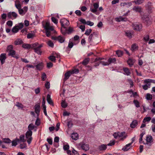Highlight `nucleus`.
<instances>
[{
	"label": "nucleus",
	"instance_id": "43",
	"mask_svg": "<svg viewBox=\"0 0 155 155\" xmlns=\"http://www.w3.org/2000/svg\"><path fill=\"white\" fill-rule=\"evenodd\" d=\"M146 98L147 100H151L152 99V95L149 94H147Z\"/></svg>",
	"mask_w": 155,
	"mask_h": 155
},
{
	"label": "nucleus",
	"instance_id": "26",
	"mask_svg": "<svg viewBox=\"0 0 155 155\" xmlns=\"http://www.w3.org/2000/svg\"><path fill=\"white\" fill-rule=\"evenodd\" d=\"M22 47L25 49H29L31 48H32V45L31 44L30 45L29 44H24L22 45Z\"/></svg>",
	"mask_w": 155,
	"mask_h": 155
},
{
	"label": "nucleus",
	"instance_id": "63",
	"mask_svg": "<svg viewBox=\"0 0 155 155\" xmlns=\"http://www.w3.org/2000/svg\"><path fill=\"white\" fill-rule=\"evenodd\" d=\"M75 13L78 16H80L81 15V11L78 10L75 11Z\"/></svg>",
	"mask_w": 155,
	"mask_h": 155
},
{
	"label": "nucleus",
	"instance_id": "54",
	"mask_svg": "<svg viewBox=\"0 0 155 155\" xmlns=\"http://www.w3.org/2000/svg\"><path fill=\"white\" fill-rule=\"evenodd\" d=\"M61 105L62 107L65 108L67 107L68 105L65 101H63L61 103Z\"/></svg>",
	"mask_w": 155,
	"mask_h": 155
},
{
	"label": "nucleus",
	"instance_id": "22",
	"mask_svg": "<svg viewBox=\"0 0 155 155\" xmlns=\"http://www.w3.org/2000/svg\"><path fill=\"white\" fill-rule=\"evenodd\" d=\"M23 43L22 40L18 38L14 41V44L15 45H18L22 44Z\"/></svg>",
	"mask_w": 155,
	"mask_h": 155
},
{
	"label": "nucleus",
	"instance_id": "45",
	"mask_svg": "<svg viewBox=\"0 0 155 155\" xmlns=\"http://www.w3.org/2000/svg\"><path fill=\"white\" fill-rule=\"evenodd\" d=\"M41 79L43 81H45L47 78L46 74L45 73H43L41 75Z\"/></svg>",
	"mask_w": 155,
	"mask_h": 155
},
{
	"label": "nucleus",
	"instance_id": "9",
	"mask_svg": "<svg viewBox=\"0 0 155 155\" xmlns=\"http://www.w3.org/2000/svg\"><path fill=\"white\" fill-rule=\"evenodd\" d=\"M51 39L54 40H57L61 43H63L65 41L64 38L62 37L61 36H59L58 37L52 36L51 38Z\"/></svg>",
	"mask_w": 155,
	"mask_h": 155
},
{
	"label": "nucleus",
	"instance_id": "38",
	"mask_svg": "<svg viewBox=\"0 0 155 155\" xmlns=\"http://www.w3.org/2000/svg\"><path fill=\"white\" fill-rule=\"evenodd\" d=\"M144 1V0H135L134 2L136 4L139 5L142 3Z\"/></svg>",
	"mask_w": 155,
	"mask_h": 155
},
{
	"label": "nucleus",
	"instance_id": "12",
	"mask_svg": "<svg viewBox=\"0 0 155 155\" xmlns=\"http://www.w3.org/2000/svg\"><path fill=\"white\" fill-rule=\"evenodd\" d=\"M44 28L46 30H50L51 31H53L54 30L53 27L52 26H50V23L48 22H47L46 23Z\"/></svg>",
	"mask_w": 155,
	"mask_h": 155
},
{
	"label": "nucleus",
	"instance_id": "48",
	"mask_svg": "<svg viewBox=\"0 0 155 155\" xmlns=\"http://www.w3.org/2000/svg\"><path fill=\"white\" fill-rule=\"evenodd\" d=\"M129 92L130 94V96L131 97H132V96H136L137 95V92H134V93L133 91L132 90H130Z\"/></svg>",
	"mask_w": 155,
	"mask_h": 155
},
{
	"label": "nucleus",
	"instance_id": "60",
	"mask_svg": "<svg viewBox=\"0 0 155 155\" xmlns=\"http://www.w3.org/2000/svg\"><path fill=\"white\" fill-rule=\"evenodd\" d=\"M86 24H87V25L90 26H92L94 25V23L93 22H91V21H87L86 22Z\"/></svg>",
	"mask_w": 155,
	"mask_h": 155
},
{
	"label": "nucleus",
	"instance_id": "8",
	"mask_svg": "<svg viewBox=\"0 0 155 155\" xmlns=\"http://www.w3.org/2000/svg\"><path fill=\"white\" fill-rule=\"evenodd\" d=\"M132 26L133 29L137 31H140L142 28L141 24L137 23H133L132 24Z\"/></svg>",
	"mask_w": 155,
	"mask_h": 155
},
{
	"label": "nucleus",
	"instance_id": "6",
	"mask_svg": "<svg viewBox=\"0 0 155 155\" xmlns=\"http://www.w3.org/2000/svg\"><path fill=\"white\" fill-rule=\"evenodd\" d=\"M67 28L64 29H61V32L63 35H65L67 34H70L74 31L72 28L69 27L68 29H67Z\"/></svg>",
	"mask_w": 155,
	"mask_h": 155
},
{
	"label": "nucleus",
	"instance_id": "11",
	"mask_svg": "<svg viewBox=\"0 0 155 155\" xmlns=\"http://www.w3.org/2000/svg\"><path fill=\"white\" fill-rule=\"evenodd\" d=\"M127 62L129 66L131 67L134 64L135 61L133 58H129Z\"/></svg>",
	"mask_w": 155,
	"mask_h": 155
},
{
	"label": "nucleus",
	"instance_id": "14",
	"mask_svg": "<svg viewBox=\"0 0 155 155\" xmlns=\"http://www.w3.org/2000/svg\"><path fill=\"white\" fill-rule=\"evenodd\" d=\"M127 85L129 86L130 88L132 87L134 85V83L133 80L131 78H128L127 81Z\"/></svg>",
	"mask_w": 155,
	"mask_h": 155
},
{
	"label": "nucleus",
	"instance_id": "13",
	"mask_svg": "<svg viewBox=\"0 0 155 155\" xmlns=\"http://www.w3.org/2000/svg\"><path fill=\"white\" fill-rule=\"evenodd\" d=\"M6 58V54L2 53L0 56V59L2 64H3L5 62V60Z\"/></svg>",
	"mask_w": 155,
	"mask_h": 155
},
{
	"label": "nucleus",
	"instance_id": "21",
	"mask_svg": "<svg viewBox=\"0 0 155 155\" xmlns=\"http://www.w3.org/2000/svg\"><path fill=\"white\" fill-rule=\"evenodd\" d=\"M138 47L137 45L134 43L131 45V49L132 51H135L138 49Z\"/></svg>",
	"mask_w": 155,
	"mask_h": 155
},
{
	"label": "nucleus",
	"instance_id": "49",
	"mask_svg": "<svg viewBox=\"0 0 155 155\" xmlns=\"http://www.w3.org/2000/svg\"><path fill=\"white\" fill-rule=\"evenodd\" d=\"M48 45L51 47L53 48L54 47V44L53 43V42L51 40H49L48 41L47 43Z\"/></svg>",
	"mask_w": 155,
	"mask_h": 155
},
{
	"label": "nucleus",
	"instance_id": "44",
	"mask_svg": "<svg viewBox=\"0 0 155 155\" xmlns=\"http://www.w3.org/2000/svg\"><path fill=\"white\" fill-rule=\"evenodd\" d=\"M18 10L19 13L20 15H23L25 14V12H24L23 9H21V8L18 9Z\"/></svg>",
	"mask_w": 155,
	"mask_h": 155
},
{
	"label": "nucleus",
	"instance_id": "4",
	"mask_svg": "<svg viewBox=\"0 0 155 155\" xmlns=\"http://www.w3.org/2000/svg\"><path fill=\"white\" fill-rule=\"evenodd\" d=\"M116 62V59L115 58H110L108 59L107 62L100 61V63L104 66L108 65L111 63H115Z\"/></svg>",
	"mask_w": 155,
	"mask_h": 155
},
{
	"label": "nucleus",
	"instance_id": "24",
	"mask_svg": "<svg viewBox=\"0 0 155 155\" xmlns=\"http://www.w3.org/2000/svg\"><path fill=\"white\" fill-rule=\"evenodd\" d=\"M71 137L73 140H76L78 139V134L77 133H73L71 134Z\"/></svg>",
	"mask_w": 155,
	"mask_h": 155
},
{
	"label": "nucleus",
	"instance_id": "61",
	"mask_svg": "<svg viewBox=\"0 0 155 155\" xmlns=\"http://www.w3.org/2000/svg\"><path fill=\"white\" fill-rule=\"evenodd\" d=\"M115 144L114 140L110 141V143L107 144L108 146H112L114 145Z\"/></svg>",
	"mask_w": 155,
	"mask_h": 155
},
{
	"label": "nucleus",
	"instance_id": "59",
	"mask_svg": "<svg viewBox=\"0 0 155 155\" xmlns=\"http://www.w3.org/2000/svg\"><path fill=\"white\" fill-rule=\"evenodd\" d=\"M13 46L12 45H8V46L7 48V50L8 51H10L11 50H13Z\"/></svg>",
	"mask_w": 155,
	"mask_h": 155
},
{
	"label": "nucleus",
	"instance_id": "52",
	"mask_svg": "<svg viewBox=\"0 0 155 155\" xmlns=\"http://www.w3.org/2000/svg\"><path fill=\"white\" fill-rule=\"evenodd\" d=\"M51 20L55 24H57L58 23V20L57 19L54 17L51 18Z\"/></svg>",
	"mask_w": 155,
	"mask_h": 155
},
{
	"label": "nucleus",
	"instance_id": "2",
	"mask_svg": "<svg viewBox=\"0 0 155 155\" xmlns=\"http://www.w3.org/2000/svg\"><path fill=\"white\" fill-rule=\"evenodd\" d=\"M113 136L115 138L117 139L118 138L120 140H124L126 137V134L125 132L115 133L114 134Z\"/></svg>",
	"mask_w": 155,
	"mask_h": 155
},
{
	"label": "nucleus",
	"instance_id": "51",
	"mask_svg": "<svg viewBox=\"0 0 155 155\" xmlns=\"http://www.w3.org/2000/svg\"><path fill=\"white\" fill-rule=\"evenodd\" d=\"M24 137L25 136L24 135H21L19 137L20 140L23 142L26 141V140L24 139Z\"/></svg>",
	"mask_w": 155,
	"mask_h": 155
},
{
	"label": "nucleus",
	"instance_id": "36",
	"mask_svg": "<svg viewBox=\"0 0 155 155\" xmlns=\"http://www.w3.org/2000/svg\"><path fill=\"white\" fill-rule=\"evenodd\" d=\"M95 34V33L91 34L89 36L88 38V41L90 43L92 41L93 37V35Z\"/></svg>",
	"mask_w": 155,
	"mask_h": 155
},
{
	"label": "nucleus",
	"instance_id": "16",
	"mask_svg": "<svg viewBox=\"0 0 155 155\" xmlns=\"http://www.w3.org/2000/svg\"><path fill=\"white\" fill-rule=\"evenodd\" d=\"M47 100L48 103L50 105L54 106V103L51 98V96L50 94H48L47 96Z\"/></svg>",
	"mask_w": 155,
	"mask_h": 155
},
{
	"label": "nucleus",
	"instance_id": "29",
	"mask_svg": "<svg viewBox=\"0 0 155 155\" xmlns=\"http://www.w3.org/2000/svg\"><path fill=\"white\" fill-rule=\"evenodd\" d=\"M15 6L16 8L18 9L21 8V5L17 0H16V1L15 3Z\"/></svg>",
	"mask_w": 155,
	"mask_h": 155
},
{
	"label": "nucleus",
	"instance_id": "64",
	"mask_svg": "<svg viewBox=\"0 0 155 155\" xmlns=\"http://www.w3.org/2000/svg\"><path fill=\"white\" fill-rule=\"evenodd\" d=\"M72 153H73L74 155H79L78 153L74 149L72 150Z\"/></svg>",
	"mask_w": 155,
	"mask_h": 155
},
{
	"label": "nucleus",
	"instance_id": "58",
	"mask_svg": "<svg viewBox=\"0 0 155 155\" xmlns=\"http://www.w3.org/2000/svg\"><path fill=\"white\" fill-rule=\"evenodd\" d=\"M50 84L48 81H47L45 84V86L47 89H48L50 88Z\"/></svg>",
	"mask_w": 155,
	"mask_h": 155
},
{
	"label": "nucleus",
	"instance_id": "15",
	"mask_svg": "<svg viewBox=\"0 0 155 155\" xmlns=\"http://www.w3.org/2000/svg\"><path fill=\"white\" fill-rule=\"evenodd\" d=\"M35 112L38 116L40 112V105L39 104H35Z\"/></svg>",
	"mask_w": 155,
	"mask_h": 155
},
{
	"label": "nucleus",
	"instance_id": "1",
	"mask_svg": "<svg viewBox=\"0 0 155 155\" xmlns=\"http://www.w3.org/2000/svg\"><path fill=\"white\" fill-rule=\"evenodd\" d=\"M32 48H33L34 51L38 54L41 55L42 53V51L41 48L43 46V44L39 45L38 43H35L31 44Z\"/></svg>",
	"mask_w": 155,
	"mask_h": 155
},
{
	"label": "nucleus",
	"instance_id": "41",
	"mask_svg": "<svg viewBox=\"0 0 155 155\" xmlns=\"http://www.w3.org/2000/svg\"><path fill=\"white\" fill-rule=\"evenodd\" d=\"M48 59L51 61L55 62L56 60L55 57L53 55L50 56L48 57Z\"/></svg>",
	"mask_w": 155,
	"mask_h": 155
},
{
	"label": "nucleus",
	"instance_id": "31",
	"mask_svg": "<svg viewBox=\"0 0 155 155\" xmlns=\"http://www.w3.org/2000/svg\"><path fill=\"white\" fill-rule=\"evenodd\" d=\"M90 59L89 58H85L82 62V64L84 65H86L89 62Z\"/></svg>",
	"mask_w": 155,
	"mask_h": 155
},
{
	"label": "nucleus",
	"instance_id": "5",
	"mask_svg": "<svg viewBox=\"0 0 155 155\" xmlns=\"http://www.w3.org/2000/svg\"><path fill=\"white\" fill-rule=\"evenodd\" d=\"M32 134V131L28 130L25 134L26 137L27 139V142L28 144H30L32 140L31 137Z\"/></svg>",
	"mask_w": 155,
	"mask_h": 155
},
{
	"label": "nucleus",
	"instance_id": "42",
	"mask_svg": "<svg viewBox=\"0 0 155 155\" xmlns=\"http://www.w3.org/2000/svg\"><path fill=\"white\" fill-rule=\"evenodd\" d=\"M91 31L92 30L91 29H87L85 31V34L86 35L88 36L90 35Z\"/></svg>",
	"mask_w": 155,
	"mask_h": 155
},
{
	"label": "nucleus",
	"instance_id": "20",
	"mask_svg": "<svg viewBox=\"0 0 155 155\" xmlns=\"http://www.w3.org/2000/svg\"><path fill=\"white\" fill-rule=\"evenodd\" d=\"M115 20L117 22L125 21L126 18L124 17H123V16H120L118 18H116Z\"/></svg>",
	"mask_w": 155,
	"mask_h": 155
},
{
	"label": "nucleus",
	"instance_id": "62",
	"mask_svg": "<svg viewBox=\"0 0 155 155\" xmlns=\"http://www.w3.org/2000/svg\"><path fill=\"white\" fill-rule=\"evenodd\" d=\"M149 36L148 35H146V36H145L143 38V39L146 41H148L149 40Z\"/></svg>",
	"mask_w": 155,
	"mask_h": 155
},
{
	"label": "nucleus",
	"instance_id": "7",
	"mask_svg": "<svg viewBox=\"0 0 155 155\" xmlns=\"http://www.w3.org/2000/svg\"><path fill=\"white\" fill-rule=\"evenodd\" d=\"M7 16L8 19L13 20L16 18L18 16V15L14 12H10L7 13Z\"/></svg>",
	"mask_w": 155,
	"mask_h": 155
},
{
	"label": "nucleus",
	"instance_id": "46",
	"mask_svg": "<svg viewBox=\"0 0 155 155\" xmlns=\"http://www.w3.org/2000/svg\"><path fill=\"white\" fill-rule=\"evenodd\" d=\"M79 71L78 69H74L71 71V72L72 74H77L78 73Z\"/></svg>",
	"mask_w": 155,
	"mask_h": 155
},
{
	"label": "nucleus",
	"instance_id": "28",
	"mask_svg": "<svg viewBox=\"0 0 155 155\" xmlns=\"http://www.w3.org/2000/svg\"><path fill=\"white\" fill-rule=\"evenodd\" d=\"M133 35V32L128 31L127 32V36L130 39L132 38Z\"/></svg>",
	"mask_w": 155,
	"mask_h": 155
},
{
	"label": "nucleus",
	"instance_id": "40",
	"mask_svg": "<svg viewBox=\"0 0 155 155\" xmlns=\"http://www.w3.org/2000/svg\"><path fill=\"white\" fill-rule=\"evenodd\" d=\"M134 140H133L132 142L129 144H127V151L129 149H130L132 147V146H131V144L134 142Z\"/></svg>",
	"mask_w": 155,
	"mask_h": 155
},
{
	"label": "nucleus",
	"instance_id": "27",
	"mask_svg": "<svg viewBox=\"0 0 155 155\" xmlns=\"http://www.w3.org/2000/svg\"><path fill=\"white\" fill-rule=\"evenodd\" d=\"M8 53H8L9 55H11V56H12V57H15L17 58H18V57H15L14 56V55H15V51H14V50H11L10 51H8Z\"/></svg>",
	"mask_w": 155,
	"mask_h": 155
},
{
	"label": "nucleus",
	"instance_id": "37",
	"mask_svg": "<svg viewBox=\"0 0 155 155\" xmlns=\"http://www.w3.org/2000/svg\"><path fill=\"white\" fill-rule=\"evenodd\" d=\"M152 139V137L151 136H148L146 137V140L147 142L151 143Z\"/></svg>",
	"mask_w": 155,
	"mask_h": 155
},
{
	"label": "nucleus",
	"instance_id": "55",
	"mask_svg": "<svg viewBox=\"0 0 155 155\" xmlns=\"http://www.w3.org/2000/svg\"><path fill=\"white\" fill-rule=\"evenodd\" d=\"M69 148V146L68 144L64 145L63 146V149L64 150H68Z\"/></svg>",
	"mask_w": 155,
	"mask_h": 155
},
{
	"label": "nucleus",
	"instance_id": "56",
	"mask_svg": "<svg viewBox=\"0 0 155 155\" xmlns=\"http://www.w3.org/2000/svg\"><path fill=\"white\" fill-rule=\"evenodd\" d=\"M34 36V34L32 33H28L27 35V38H30L33 37Z\"/></svg>",
	"mask_w": 155,
	"mask_h": 155
},
{
	"label": "nucleus",
	"instance_id": "19",
	"mask_svg": "<svg viewBox=\"0 0 155 155\" xmlns=\"http://www.w3.org/2000/svg\"><path fill=\"white\" fill-rule=\"evenodd\" d=\"M36 67L38 70H41L43 67V64L41 62L39 63L36 65Z\"/></svg>",
	"mask_w": 155,
	"mask_h": 155
},
{
	"label": "nucleus",
	"instance_id": "57",
	"mask_svg": "<svg viewBox=\"0 0 155 155\" xmlns=\"http://www.w3.org/2000/svg\"><path fill=\"white\" fill-rule=\"evenodd\" d=\"M6 24L8 26L11 27L12 25L13 22L12 21H8L7 22Z\"/></svg>",
	"mask_w": 155,
	"mask_h": 155
},
{
	"label": "nucleus",
	"instance_id": "53",
	"mask_svg": "<svg viewBox=\"0 0 155 155\" xmlns=\"http://www.w3.org/2000/svg\"><path fill=\"white\" fill-rule=\"evenodd\" d=\"M16 106L18 107V108H21V109H22L23 107V105L21 104L19 102H17V104L16 105Z\"/></svg>",
	"mask_w": 155,
	"mask_h": 155
},
{
	"label": "nucleus",
	"instance_id": "17",
	"mask_svg": "<svg viewBox=\"0 0 155 155\" xmlns=\"http://www.w3.org/2000/svg\"><path fill=\"white\" fill-rule=\"evenodd\" d=\"M71 74H72L71 72V71H68L66 72L64 74V80L65 81L68 79Z\"/></svg>",
	"mask_w": 155,
	"mask_h": 155
},
{
	"label": "nucleus",
	"instance_id": "47",
	"mask_svg": "<svg viewBox=\"0 0 155 155\" xmlns=\"http://www.w3.org/2000/svg\"><path fill=\"white\" fill-rule=\"evenodd\" d=\"M24 26V24L23 23H20L18 24V25L16 26V27H17L18 28L19 30V29H21L23 28Z\"/></svg>",
	"mask_w": 155,
	"mask_h": 155
},
{
	"label": "nucleus",
	"instance_id": "50",
	"mask_svg": "<svg viewBox=\"0 0 155 155\" xmlns=\"http://www.w3.org/2000/svg\"><path fill=\"white\" fill-rule=\"evenodd\" d=\"M134 103L136 107H140L139 102L137 100H134Z\"/></svg>",
	"mask_w": 155,
	"mask_h": 155
},
{
	"label": "nucleus",
	"instance_id": "23",
	"mask_svg": "<svg viewBox=\"0 0 155 155\" xmlns=\"http://www.w3.org/2000/svg\"><path fill=\"white\" fill-rule=\"evenodd\" d=\"M138 124V122L136 120H133L130 124V127L132 128L135 127Z\"/></svg>",
	"mask_w": 155,
	"mask_h": 155
},
{
	"label": "nucleus",
	"instance_id": "30",
	"mask_svg": "<svg viewBox=\"0 0 155 155\" xmlns=\"http://www.w3.org/2000/svg\"><path fill=\"white\" fill-rule=\"evenodd\" d=\"M35 127V126L33 124H30L28 127V130L31 131Z\"/></svg>",
	"mask_w": 155,
	"mask_h": 155
},
{
	"label": "nucleus",
	"instance_id": "33",
	"mask_svg": "<svg viewBox=\"0 0 155 155\" xmlns=\"http://www.w3.org/2000/svg\"><path fill=\"white\" fill-rule=\"evenodd\" d=\"M2 143L4 142L5 143H10L11 142V140L7 138H3L2 139Z\"/></svg>",
	"mask_w": 155,
	"mask_h": 155
},
{
	"label": "nucleus",
	"instance_id": "3",
	"mask_svg": "<svg viewBox=\"0 0 155 155\" xmlns=\"http://www.w3.org/2000/svg\"><path fill=\"white\" fill-rule=\"evenodd\" d=\"M60 22L62 27L61 29L66 28L68 27L70 24L69 21L65 18H63L61 19Z\"/></svg>",
	"mask_w": 155,
	"mask_h": 155
},
{
	"label": "nucleus",
	"instance_id": "35",
	"mask_svg": "<svg viewBox=\"0 0 155 155\" xmlns=\"http://www.w3.org/2000/svg\"><path fill=\"white\" fill-rule=\"evenodd\" d=\"M19 29L17 27L15 26L13 27L12 30V32L16 33L18 31Z\"/></svg>",
	"mask_w": 155,
	"mask_h": 155
},
{
	"label": "nucleus",
	"instance_id": "34",
	"mask_svg": "<svg viewBox=\"0 0 155 155\" xmlns=\"http://www.w3.org/2000/svg\"><path fill=\"white\" fill-rule=\"evenodd\" d=\"M151 120V118L150 117H148L144 118L143 120V122L144 123L146 122H149Z\"/></svg>",
	"mask_w": 155,
	"mask_h": 155
},
{
	"label": "nucleus",
	"instance_id": "32",
	"mask_svg": "<svg viewBox=\"0 0 155 155\" xmlns=\"http://www.w3.org/2000/svg\"><path fill=\"white\" fill-rule=\"evenodd\" d=\"M144 82L145 83H155V81L153 80L152 79H146L145 80H144Z\"/></svg>",
	"mask_w": 155,
	"mask_h": 155
},
{
	"label": "nucleus",
	"instance_id": "25",
	"mask_svg": "<svg viewBox=\"0 0 155 155\" xmlns=\"http://www.w3.org/2000/svg\"><path fill=\"white\" fill-rule=\"evenodd\" d=\"M107 148V145L103 144L99 146L98 149L100 150H104Z\"/></svg>",
	"mask_w": 155,
	"mask_h": 155
},
{
	"label": "nucleus",
	"instance_id": "10",
	"mask_svg": "<svg viewBox=\"0 0 155 155\" xmlns=\"http://www.w3.org/2000/svg\"><path fill=\"white\" fill-rule=\"evenodd\" d=\"M79 146H80L83 150L85 151L88 150L89 149V145L88 144L83 143H81L79 144Z\"/></svg>",
	"mask_w": 155,
	"mask_h": 155
},
{
	"label": "nucleus",
	"instance_id": "39",
	"mask_svg": "<svg viewBox=\"0 0 155 155\" xmlns=\"http://www.w3.org/2000/svg\"><path fill=\"white\" fill-rule=\"evenodd\" d=\"M116 53L118 57H120L122 55L123 52L121 51L118 50L116 51Z\"/></svg>",
	"mask_w": 155,
	"mask_h": 155
},
{
	"label": "nucleus",
	"instance_id": "18",
	"mask_svg": "<svg viewBox=\"0 0 155 155\" xmlns=\"http://www.w3.org/2000/svg\"><path fill=\"white\" fill-rule=\"evenodd\" d=\"M133 10L137 12L140 13L142 12V8L140 7L139 6H134L133 8Z\"/></svg>",
	"mask_w": 155,
	"mask_h": 155
}]
</instances>
